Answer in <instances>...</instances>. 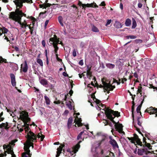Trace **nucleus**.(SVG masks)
<instances>
[{"mask_svg":"<svg viewBox=\"0 0 157 157\" xmlns=\"http://www.w3.org/2000/svg\"><path fill=\"white\" fill-rule=\"evenodd\" d=\"M99 110H100L103 113H105L107 118L115 124V128L122 135L124 134V132L122 131V124L116 123L113 120L115 117H118L120 116V114L117 111H114L110 109L106 108L105 105L101 103L99 100Z\"/></svg>","mask_w":157,"mask_h":157,"instance_id":"1","label":"nucleus"},{"mask_svg":"<svg viewBox=\"0 0 157 157\" xmlns=\"http://www.w3.org/2000/svg\"><path fill=\"white\" fill-rule=\"evenodd\" d=\"M20 117L24 124L23 127H25L24 129L25 132H28L30 130L29 127V124L27 123L31 121V119L29 117L28 113L25 112L24 111H22L21 112H20Z\"/></svg>","mask_w":157,"mask_h":157,"instance_id":"2","label":"nucleus"},{"mask_svg":"<svg viewBox=\"0 0 157 157\" xmlns=\"http://www.w3.org/2000/svg\"><path fill=\"white\" fill-rule=\"evenodd\" d=\"M102 85H99V87H103L104 92L107 91L108 93L109 91L112 90L115 87L110 84L108 80H106L105 78H103L101 79Z\"/></svg>","mask_w":157,"mask_h":157,"instance_id":"3","label":"nucleus"},{"mask_svg":"<svg viewBox=\"0 0 157 157\" xmlns=\"http://www.w3.org/2000/svg\"><path fill=\"white\" fill-rule=\"evenodd\" d=\"M17 9L15 12H12L10 13L9 15V18L10 19H12L13 20L16 21L19 15H21V13L22 12L21 10H20L19 8H18V7L16 6Z\"/></svg>","mask_w":157,"mask_h":157,"instance_id":"4","label":"nucleus"},{"mask_svg":"<svg viewBox=\"0 0 157 157\" xmlns=\"http://www.w3.org/2000/svg\"><path fill=\"white\" fill-rule=\"evenodd\" d=\"M49 43L51 44L52 45L53 47L55 44L58 46L59 44H61L62 46L64 45L62 42L59 41V38H58L55 35H54L53 37L50 38Z\"/></svg>","mask_w":157,"mask_h":157,"instance_id":"5","label":"nucleus"},{"mask_svg":"<svg viewBox=\"0 0 157 157\" xmlns=\"http://www.w3.org/2000/svg\"><path fill=\"white\" fill-rule=\"evenodd\" d=\"M82 142V140H80L75 145L73 146L72 149L70 148L67 149V151L69 152L71 155H73V153H76L78 151L80 147V144Z\"/></svg>","mask_w":157,"mask_h":157,"instance_id":"6","label":"nucleus"},{"mask_svg":"<svg viewBox=\"0 0 157 157\" xmlns=\"http://www.w3.org/2000/svg\"><path fill=\"white\" fill-rule=\"evenodd\" d=\"M27 133L26 138L27 139V141H32L34 142L36 140V136L33 132L30 130L28 132H26Z\"/></svg>","mask_w":157,"mask_h":157,"instance_id":"7","label":"nucleus"},{"mask_svg":"<svg viewBox=\"0 0 157 157\" xmlns=\"http://www.w3.org/2000/svg\"><path fill=\"white\" fill-rule=\"evenodd\" d=\"M13 2L17 7L20 8L22 7L23 3L27 2L29 3H33L32 0H14Z\"/></svg>","mask_w":157,"mask_h":157,"instance_id":"8","label":"nucleus"},{"mask_svg":"<svg viewBox=\"0 0 157 157\" xmlns=\"http://www.w3.org/2000/svg\"><path fill=\"white\" fill-rule=\"evenodd\" d=\"M78 5L80 6H82L83 8H85V7H98V6L95 3L84 4L82 3V2L80 1H78Z\"/></svg>","mask_w":157,"mask_h":157,"instance_id":"9","label":"nucleus"},{"mask_svg":"<svg viewBox=\"0 0 157 157\" xmlns=\"http://www.w3.org/2000/svg\"><path fill=\"white\" fill-rule=\"evenodd\" d=\"M146 111L150 114H156L155 116H157V108H155L151 106L147 108Z\"/></svg>","mask_w":157,"mask_h":157,"instance_id":"10","label":"nucleus"},{"mask_svg":"<svg viewBox=\"0 0 157 157\" xmlns=\"http://www.w3.org/2000/svg\"><path fill=\"white\" fill-rule=\"evenodd\" d=\"M3 149L5 150L6 149L7 151L5 153L7 152L8 154H11L13 151V149L12 147H10L9 145H3Z\"/></svg>","mask_w":157,"mask_h":157,"instance_id":"11","label":"nucleus"},{"mask_svg":"<svg viewBox=\"0 0 157 157\" xmlns=\"http://www.w3.org/2000/svg\"><path fill=\"white\" fill-rule=\"evenodd\" d=\"M21 72L22 71L24 73L27 72L28 69V66L27 62L26 60L24 61V64H21Z\"/></svg>","mask_w":157,"mask_h":157,"instance_id":"12","label":"nucleus"},{"mask_svg":"<svg viewBox=\"0 0 157 157\" xmlns=\"http://www.w3.org/2000/svg\"><path fill=\"white\" fill-rule=\"evenodd\" d=\"M140 117H137V124L138 125V126H137L136 125H134V126L136 128V130L138 131L139 132L141 133V132L140 131V130H141L143 128V127L141 125L142 124V122L140 121Z\"/></svg>","mask_w":157,"mask_h":157,"instance_id":"13","label":"nucleus"},{"mask_svg":"<svg viewBox=\"0 0 157 157\" xmlns=\"http://www.w3.org/2000/svg\"><path fill=\"white\" fill-rule=\"evenodd\" d=\"M54 53L56 55V58L57 61L59 62L62 61V59L58 57V54L57 52L59 49V48L56 45H54Z\"/></svg>","mask_w":157,"mask_h":157,"instance_id":"14","label":"nucleus"},{"mask_svg":"<svg viewBox=\"0 0 157 157\" xmlns=\"http://www.w3.org/2000/svg\"><path fill=\"white\" fill-rule=\"evenodd\" d=\"M94 157H98V146H93L91 149Z\"/></svg>","mask_w":157,"mask_h":157,"instance_id":"15","label":"nucleus"},{"mask_svg":"<svg viewBox=\"0 0 157 157\" xmlns=\"http://www.w3.org/2000/svg\"><path fill=\"white\" fill-rule=\"evenodd\" d=\"M10 77L11 79V82L12 85L13 86H15L16 85V81L15 80V76L13 74H10Z\"/></svg>","mask_w":157,"mask_h":157,"instance_id":"16","label":"nucleus"},{"mask_svg":"<svg viewBox=\"0 0 157 157\" xmlns=\"http://www.w3.org/2000/svg\"><path fill=\"white\" fill-rule=\"evenodd\" d=\"M110 143L112 145L114 148H118V146L116 141L114 139H110L109 141Z\"/></svg>","mask_w":157,"mask_h":157,"instance_id":"17","label":"nucleus"},{"mask_svg":"<svg viewBox=\"0 0 157 157\" xmlns=\"http://www.w3.org/2000/svg\"><path fill=\"white\" fill-rule=\"evenodd\" d=\"M77 120L76 118L75 120V124H77L78 127L82 126V124L81 123L82 120L81 118H78V117H76Z\"/></svg>","mask_w":157,"mask_h":157,"instance_id":"18","label":"nucleus"},{"mask_svg":"<svg viewBox=\"0 0 157 157\" xmlns=\"http://www.w3.org/2000/svg\"><path fill=\"white\" fill-rule=\"evenodd\" d=\"M105 5L106 4L105 2L104 1H102L99 5V6L102 7L101 8H100L101 11L102 12H105L106 8L105 7Z\"/></svg>","mask_w":157,"mask_h":157,"instance_id":"19","label":"nucleus"},{"mask_svg":"<svg viewBox=\"0 0 157 157\" xmlns=\"http://www.w3.org/2000/svg\"><path fill=\"white\" fill-rule=\"evenodd\" d=\"M20 25L21 28H24L25 29L27 27L29 26V25H28L27 23H22L21 21H16Z\"/></svg>","mask_w":157,"mask_h":157,"instance_id":"20","label":"nucleus"},{"mask_svg":"<svg viewBox=\"0 0 157 157\" xmlns=\"http://www.w3.org/2000/svg\"><path fill=\"white\" fill-rule=\"evenodd\" d=\"M40 83L41 84L45 87H47L48 86V81L45 79H43L40 80Z\"/></svg>","mask_w":157,"mask_h":157,"instance_id":"21","label":"nucleus"},{"mask_svg":"<svg viewBox=\"0 0 157 157\" xmlns=\"http://www.w3.org/2000/svg\"><path fill=\"white\" fill-rule=\"evenodd\" d=\"M8 123L7 122L5 123H2V124H0V128H2L4 127L6 129H8L9 128L8 127Z\"/></svg>","mask_w":157,"mask_h":157,"instance_id":"22","label":"nucleus"},{"mask_svg":"<svg viewBox=\"0 0 157 157\" xmlns=\"http://www.w3.org/2000/svg\"><path fill=\"white\" fill-rule=\"evenodd\" d=\"M88 70L86 71V76L87 78L90 77L92 76V72L90 71L91 68L89 67L88 66L87 67Z\"/></svg>","mask_w":157,"mask_h":157,"instance_id":"23","label":"nucleus"},{"mask_svg":"<svg viewBox=\"0 0 157 157\" xmlns=\"http://www.w3.org/2000/svg\"><path fill=\"white\" fill-rule=\"evenodd\" d=\"M106 138V136L105 135H102L101 133H99V139H100L101 141H102L105 140Z\"/></svg>","mask_w":157,"mask_h":157,"instance_id":"24","label":"nucleus"},{"mask_svg":"<svg viewBox=\"0 0 157 157\" xmlns=\"http://www.w3.org/2000/svg\"><path fill=\"white\" fill-rule=\"evenodd\" d=\"M91 97L93 100L95 102L96 105L98 106V99L96 98L94 95V93H93L91 95Z\"/></svg>","mask_w":157,"mask_h":157,"instance_id":"25","label":"nucleus"},{"mask_svg":"<svg viewBox=\"0 0 157 157\" xmlns=\"http://www.w3.org/2000/svg\"><path fill=\"white\" fill-rule=\"evenodd\" d=\"M144 100V98H143V100L141 102V104L139 105L138 106V107H137V109H136V111H137V113H140V115H141V113L140 111V109H141V107L142 106V105L143 102Z\"/></svg>","mask_w":157,"mask_h":157,"instance_id":"26","label":"nucleus"},{"mask_svg":"<svg viewBox=\"0 0 157 157\" xmlns=\"http://www.w3.org/2000/svg\"><path fill=\"white\" fill-rule=\"evenodd\" d=\"M21 16L19 15L18 17L17 18V20H16V21H21V17L23 16H24L25 17H27L26 15L25 14L23 13L22 12H21Z\"/></svg>","mask_w":157,"mask_h":157,"instance_id":"27","label":"nucleus"},{"mask_svg":"<svg viewBox=\"0 0 157 157\" xmlns=\"http://www.w3.org/2000/svg\"><path fill=\"white\" fill-rule=\"evenodd\" d=\"M17 140L15 139L12 140L9 143V144L7 145H9L10 147H12V148L13 147V146L15 145V143L17 141Z\"/></svg>","mask_w":157,"mask_h":157,"instance_id":"28","label":"nucleus"},{"mask_svg":"<svg viewBox=\"0 0 157 157\" xmlns=\"http://www.w3.org/2000/svg\"><path fill=\"white\" fill-rule=\"evenodd\" d=\"M115 26L117 28H121L122 27V25L120 22L117 21L115 22Z\"/></svg>","mask_w":157,"mask_h":157,"instance_id":"29","label":"nucleus"},{"mask_svg":"<svg viewBox=\"0 0 157 157\" xmlns=\"http://www.w3.org/2000/svg\"><path fill=\"white\" fill-rule=\"evenodd\" d=\"M66 105L68 107V108L71 110L72 109V106L71 104V102L70 101H69L68 102H66Z\"/></svg>","mask_w":157,"mask_h":157,"instance_id":"30","label":"nucleus"},{"mask_svg":"<svg viewBox=\"0 0 157 157\" xmlns=\"http://www.w3.org/2000/svg\"><path fill=\"white\" fill-rule=\"evenodd\" d=\"M131 20L129 19H127L125 21V24L126 26H129L131 25Z\"/></svg>","mask_w":157,"mask_h":157,"instance_id":"31","label":"nucleus"},{"mask_svg":"<svg viewBox=\"0 0 157 157\" xmlns=\"http://www.w3.org/2000/svg\"><path fill=\"white\" fill-rule=\"evenodd\" d=\"M44 98L46 101V104L48 105H49L50 104V101L48 97L45 95L44 96Z\"/></svg>","mask_w":157,"mask_h":157,"instance_id":"32","label":"nucleus"},{"mask_svg":"<svg viewBox=\"0 0 157 157\" xmlns=\"http://www.w3.org/2000/svg\"><path fill=\"white\" fill-rule=\"evenodd\" d=\"M137 24L135 20L133 19H132V28L133 29H135L136 26Z\"/></svg>","mask_w":157,"mask_h":157,"instance_id":"33","label":"nucleus"},{"mask_svg":"<svg viewBox=\"0 0 157 157\" xmlns=\"http://www.w3.org/2000/svg\"><path fill=\"white\" fill-rule=\"evenodd\" d=\"M37 62L40 64V65L42 67L43 65V62L42 60L40 59H38L36 60Z\"/></svg>","mask_w":157,"mask_h":157,"instance_id":"34","label":"nucleus"},{"mask_svg":"<svg viewBox=\"0 0 157 157\" xmlns=\"http://www.w3.org/2000/svg\"><path fill=\"white\" fill-rule=\"evenodd\" d=\"M91 30L92 31L94 32H97L98 31V28L94 25L92 26Z\"/></svg>","mask_w":157,"mask_h":157,"instance_id":"35","label":"nucleus"},{"mask_svg":"<svg viewBox=\"0 0 157 157\" xmlns=\"http://www.w3.org/2000/svg\"><path fill=\"white\" fill-rule=\"evenodd\" d=\"M3 62L5 63H7L6 59L3 58L2 57L0 56V63H2Z\"/></svg>","mask_w":157,"mask_h":157,"instance_id":"36","label":"nucleus"},{"mask_svg":"<svg viewBox=\"0 0 157 157\" xmlns=\"http://www.w3.org/2000/svg\"><path fill=\"white\" fill-rule=\"evenodd\" d=\"M3 33H6L8 31V30L5 27H2L1 29Z\"/></svg>","mask_w":157,"mask_h":157,"instance_id":"37","label":"nucleus"},{"mask_svg":"<svg viewBox=\"0 0 157 157\" xmlns=\"http://www.w3.org/2000/svg\"><path fill=\"white\" fill-rule=\"evenodd\" d=\"M84 132V131L81 132L78 135L77 137V139L78 140H79L80 139H82V135Z\"/></svg>","mask_w":157,"mask_h":157,"instance_id":"38","label":"nucleus"},{"mask_svg":"<svg viewBox=\"0 0 157 157\" xmlns=\"http://www.w3.org/2000/svg\"><path fill=\"white\" fill-rule=\"evenodd\" d=\"M73 121V119L72 117H70L68 119L67 124H71Z\"/></svg>","mask_w":157,"mask_h":157,"instance_id":"39","label":"nucleus"},{"mask_svg":"<svg viewBox=\"0 0 157 157\" xmlns=\"http://www.w3.org/2000/svg\"><path fill=\"white\" fill-rule=\"evenodd\" d=\"M31 25V24H30L29 25V28L30 29V33L31 35H32L33 34V29L34 28L33 27H31L30 26Z\"/></svg>","mask_w":157,"mask_h":157,"instance_id":"40","label":"nucleus"},{"mask_svg":"<svg viewBox=\"0 0 157 157\" xmlns=\"http://www.w3.org/2000/svg\"><path fill=\"white\" fill-rule=\"evenodd\" d=\"M136 36H135L131 35V36H126V38L127 39H128L129 38L131 39H134L136 38Z\"/></svg>","mask_w":157,"mask_h":157,"instance_id":"41","label":"nucleus"},{"mask_svg":"<svg viewBox=\"0 0 157 157\" xmlns=\"http://www.w3.org/2000/svg\"><path fill=\"white\" fill-rule=\"evenodd\" d=\"M143 151L140 149H138L137 151V154L139 155H143Z\"/></svg>","mask_w":157,"mask_h":157,"instance_id":"42","label":"nucleus"},{"mask_svg":"<svg viewBox=\"0 0 157 157\" xmlns=\"http://www.w3.org/2000/svg\"><path fill=\"white\" fill-rule=\"evenodd\" d=\"M106 66L107 67L110 68H113L115 66L114 65L110 63L107 64Z\"/></svg>","mask_w":157,"mask_h":157,"instance_id":"43","label":"nucleus"},{"mask_svg":"<svg viewBox=\"0 0 157 157\" xmlns=\"http://www.w3.org/2000/svg\"><path fill=\"white\" fill-rule=\"evenodd\" d=\"M25 151L26 152H24V153H25V154H26V155H27L28 156H31L32 154H30V150L29 149V150H28Z\"/></svg>","mask_w":157,"mask_h":157,"instance_id":"44","label":"nucleus"},{"mask_svg":"<svg viewBox=\"0 0 157 157\" xmlns=\"http://www.w3.org/2000/svg\"><path fill=\"white\" fill-rule=\"evenodd\" d=\"M33 142H32V141H27L28 143V146H30V147L32 146L33 147Z\"/></svg>","mask_w":157,"mask_h":157,"instance_id":"45","label":"nucleus"},{"mask_svg":"<svg viewBox=\"0 0 157 157\" xmlns=\"http://www.w3.org/2000/svg\"><path fill=\"white\" fill-rule=\"evenodd\" d=\"M30 147V146H28L27 145H25L24 147V149L25 151L28 150L29 149V148Z\"/></svg>","mask_w":157,"mask_h":157,"instance_id":"46","label":"nucleus"},{"mask_svg":"<svg viewBox=\"0 0 157 157\" xmlns=\"http://www.w3.org/2000/svg\"><path fill=\"white\" fill-rule=\"evenodd\" d=\"M65 146L64 144H62L60 145L59 147L57 148L59 149H60L61 151H62L63 147Z\"/></svg>","mask_w":157,"mask_h":157,"instance_id":"47","label":"nucleus"},{"mask_svg":"<svg viewBox=\"0 0 157 157\" xmlns=\"http://www.w3.org/2000/svg\"><path fill=\"white\" fill-rule=\"evenodd\" d=\"M72 55L74 57H75L76 56V51L75 50V49H74L73 51Z\"/></svg>","mask_w":157,"mask_h":157,"instance_id":"48","label":"nucleus"},{"mask_svg":"<svg viewBox=\"0 0 157 157\" xmlns=\"http://www.w3.org/2000/svg\"><path fill=\"white\" fill-rule=\"evenodd\" d=\"M111 22V20H107V22L105 24V25L107 26L109 25Z\"/></svg>","mask_w":157,"mask_h":157,"instance_id":"49","label":"nucleus"},{"mask_svg":"<svg viewBox=\"0 0 157 157\" xmlns=\"http://www.w3.org/2000/svg\"><path fill=\"white\" fill-rule=\"evenodd\" d=\"M22 157H31V156L26 155L25 153H23L22 155Z\"/></svg>","mask_w":157,"mask_h":157,"instance_id":"50","label":"nucleus"},{"mask_svg":"<svg viewBox=\"0 0 157 157\" xmlns=\"http://www.w3.org/2000/svg\"><path fill=\"white\" fill-rule=\"evenodd\" d=\"M40 8H44L46 9V6H45V3L42 4L40 5Z\"/></svg>","mask_w":157,"mask_h":157,"instance_id":"51","label":"nucleus"},{"mask_svg":"<svg viewBox=\"0 0 157 157\" xmlns=\"http://www.w3.org/2000/svg\"><path fill=\"white\" fill-rule=\"evenodd\" d=\"M45 6H46V8L47 7H50V6L52 5L51 4L49 3H45Z\"/></svg>","mask_w":157,"mask_h":157,"instance_id":"52","label":"nucleus"},{"mask_svg":"<svg viewBox=\"0 0 157 157\" xmlns=\"http://www.w3.org/2000/svg\"><path fill=\"white\" fill-rule=\"evenodd\" d=\"M109 122V121L107 120H103V123L105 124V125L108 124Z\"/></svg>","mask_w":157,"mask_h":157,"instance_id":"53","label":"nucleus"},{"mask_svg":"<svg viewBox=\"0 0 157 157\" xmlns=\"http://www.w3.org/2000/svg\"><path fill=\"white\" fill-rule=\"evenodd\" d=\"M58 20L59 21H63V18L61 16H59L58 17Z\"/></svg>","mask_w":157,"mask_h":157,"instance_id":"54","label":"nucleus"},{"mask_svg":"<svg viewBox=\"0 0 157 157\" xmlns=\"http://www.w3.org/2000/svg\"><path fill=\"white\" fill-rule=\"evenodd\" d=\"M40 133L41 135V136L40 140H41V141H42L43 140L45 136L44 135H42L41 133Z\"/></svg>","mask_w":157,"mask_h":157,"instance_id":"55","label":"nucleus"},{"mask_svg":"<svg viewBox=\"0 0 157 157\" xmlns=\"http://www.w3.org/2000/svg\"><path fill=\"white\" fill-rule=\"evenodd\" d=\"M6 156V153H4V154L2 153L0 154V157H3L4 156Z\"/></svg>","mask_w":157,"mask_h":157,"instance_id":"56","label":"nucleus"},{"mask_svg":"<svg viewBox=\"0 0 157 157\" xmlns=\"http://www.w3.org/2000/svg\"><path fill=\"white\" fill-rule=\"evenodd\" d=\"M79 64L81 66H82L83 65V60H81L79 61Z\"/></svg>","mask_w":157,"mask_h":157,"instance_id":"57","label":"nucleus"},{"mask_svg":"<svg viewBox=\"0 0 157 157\" xmlns=\"http://www.w3.org/2000/svg\"><path fill=\"white\" fill-rule=\"evenodd\" d=\"M63 75L65 77H68V75L65 72H63Z\"/></svg>","mask_w":157,"mask_h":157,"instance_id":"58","label":"nucleus"},{"mask_svg":"<svg viewBox=\"0 0 157 157\" xmlns=\"http://www.w3.org/2000/svg\"><path fill=\"white\" fill-rule=\"evenodd\" d=\"M42 44L43 45V46L44 47H45V40H42Z\"/></svg>","mask_w":157,"mask_h":157,"instance_id":"59","label":"nucleus"},{"mask_svg":"<svg viewBox=\"0 0 157 157\" xmlns=\"http://www.w3.org/2000/svg\"><path fill=\"white\" fill-rule=\"evenodd\" d=\"M54 103L56 104H59L61 103V101L58 100V101H55L54 102Z\"/></svg>","mask_w":157,"mask_h":157,"instance_id":"60","label":"nucleus"},{"mask_svg":"<svg viewBox=\"0 0 157 157\" xmlns=\"http://www.w3.org/2000/svg\"><path fill=\"white\" fill-rule=\"evenodd\" d=\"M48 22H49V21L48 20H47L45 22V24H44V27L45 28L47 26V25H48Z\"/></svg>","mask_w":157,"mask_h":157,"instance_id":"61","label":"nucleus"},{"mask_svg":"<svg viewBox=\"0 0 157 157\" xmlns=\"http://www.w3.org/2000/svg\"><path fill=\"white\" fill-rule=\"evenodd\" d=\"M13 47L14 48V49L16 52H18L19 51V49L18 47L17 46H15L14 47Z\"/></svg>","mask_w":157,"mask_h":157,"instance_id":"62","label":"nucleus"},{"mask_svg":"<svg viewBox=\"0 0 157 157\" xmlns=\"http://www.w3.org/2000/svg\"><path fill=\"white\" fill-rule=\"evenodd\" d=\"M73 93V91L71 89L69 92V94H70L71 96L72 95Z\"/></svg>","mask_w":157,"mask_h":157,"instance_id":"63","label":"nucleus"},{"mask_svg":"<svg viewBox=\"0 0 157 157\" xmlns=\"http://www.w3.org/2000/svg\"><path fill=\"white\" fill-rule=\"evenodd\" d=\"M69 113V111L68 110H66L65 111L64 114L65 115H67V114H68Z\"/></svg>","mask_w":157,"mask_h":157,"instance_id":"64","label":"nucleus"}]
</instances>
